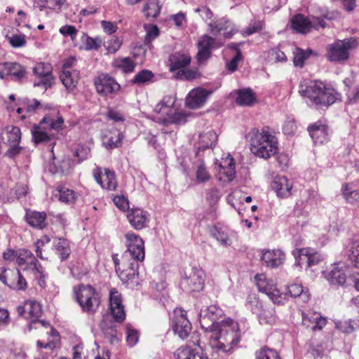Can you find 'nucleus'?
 <instances>
[{
    "label": "nucleus",
    "instance_id": "9d476101",
    "mask_svg": "<svg viewBox=\"0 0 359 359\" xmlns=\"http://www.w3.org/2000/svg\"><path fill=\"white\" fill-rule=\"evenodd\" d=\"M205 272L201 268L192 266L184 271L182 287L189 291L199 292L204 286Z\"/></svg>",
    "mask_w": 359,
    "mask_h": 359
},
{
    "label": "nucleus",
    "instance_id": "2eb2a0df",
    "mask_svg": "<svg viewBox=\"0 0 359 359\" xmlns=\"http://www.w3.org/2000/svg\"><path fill=\"white\" fill-rule=\"evenodd\" d=\"M25 68L18 62H6L0 63V78L4 79L8 76H12L15 81H21L26 77Z\"/></svg>",
    "mask_w": 359,
    "mask_h": 359
},
{
    "label": "nucleus",
    "instance_id": "13d9d810",
    "mask_svg": "<svg viewBox=\"0 0 359 359\" xmlns=\"http://www.w3.org/2000/svg\"><path fill=\"white\" fill-rule=\"evenodd\" d=\"M312 24H291L290 29L293 32L306 34L311 31Z\"/></svg>",
    "mask_w": 359,
    "mask_h": 359
},
{
    "label": "nucleus",
    "instance_id": "423d86ee",
    "mask_svg": "<svg viewBox=\"0 0 359 359\" xmlns=\"http://www.w3.org/2000/svg\"><path fill=\"white\" fill-rule=\"evenodd\" d=\"M75 297L84 312L94 313L100 304V293L90 285H81L74 289Z\"/></svg>",
    "mask_w": 359,
    "mask_h": 359
},
{
    "label": "nucleus",
    "instance_id": "de8ad7c7",
    "mask_svg": "<svg viewBox=\"0 0 359 359\" xmlns=\"http://www.w3.org/2000/svg\"><path fill=\"white\" fill-rule=\"evenodd\" d=\"M311 53H312L311 50L304 51L301 48H296L294 51L293 52V53H294V59H293L294 65L296 67H302L304 64L305 60H306L309 57V56L311 54Z\"/></svg>",
    "mask_w": 359,
    "mask_h": 359
},
{
    "label": "nucleus",
    "instance_id": "c85d7f7f",
    "mask_svg": "<svg viewBox=\"0 0 359 359\" xmlns=\"http://www.w3.org/2000/svg\"><path fill=\"white\" fill-rule=\"evenodd\" d=\"M219 167L220 173L225 175L228 180H232L236 174V166L233 158L229 154L226 158L222 159Z\"/></svg>",
    "mask_w": 359,
    "mask_h": 359
},
{
    "label": "nucleus",
    "instance_id": "39448f33",
    "mask_svg": "<svg viewBox=\"0 0 359 359\" xmlns=\"http://www.w3.org/2000/svg\"><path fill=\"white\" fill-rule=\"evenodd\" d=\"M247 138L250 141L252 153L258 157L268 158L277 152L276 138L264 129L261 133L252 129L247 135Z\"/></svg>",
    "mask_w": 359,
    "mask_h": 359
},
{
    "label": "nucleus",
    "instance_id": "dca6fc26",
    "mask_svg": "<svg viewBox=\"0 0 359 359\" xmlns=\"http://www.w3.org/2000/svg\"><path fill=\"white\" fill-rule=\"evenodd\" d=\"M172 329L182 339H186L191 334L192 326L184 311L180 310L179 313L175 312Z\"/></svg>",
    "mask_w": 359,
    "mask_h": 359
},
{
    "label": "nucleus",
    "instance_id": "37998d69",
    "mask_svg": "<svg viewBox=\"0 0 359 359\" xmlns=\"http://www.w3.org/2000/svg\"><path fill=\"white\" fill-rule=\"evenodd\" d=\"M122 139V134L118 131H116L113 133H111V135L110 137H106L104 140L103 144L107 149L116 148L121 146Z\"/></svg>",
    "mask_w": 359,
    "mask_h": 359
},
{
    "label": "nucleus",
    "instance_id": "4c0bfd02",
    "mask_svg": "<svg viewBox=\"0 0 359 359\" xmlns=\"http://www.w3.org/2000/svg\"><path fill=\"white\" fill-rule=\"evenodd\" d=\"M217 140V135L213 130H210L205 133L200 135L201 147L205 149L212 147L215 144Z\"/></svg>",
    "mask_w": 359,
    "mask_h": 359
},
{
    "label": "nucleus",
    "instance_id": "0eeeda50",
    "mask_svg": "<svg viewBox=\"0 0 359 359\" xmlns=\"http://www.w3.org/2000/svg\"><path fill=\"white\" fill-rule=\"evenodd\" d=\"M64 120L58 117L54 120L50 116H45L39 126L35 125L32 129V138L36 144L46 143L54 140L55 135L46 130H57L62 127Z\"/></svg>",
    "mask_w": 359,
    "mask_h": 359
},
{
    "label": "nucleus",
    "instance_id": "5701e85b",
    "mask_svg": "<svg viewBox=\"0 0 359 359\" xmlns=\"http://www.w3.org/2000/svg\"><path fill=\"white\" fill-rule=\"evenodd\" d=\"M327 320L319 313L309 312L302 313V325L312 330H320L325 325Z\"/></svg>",
    "mask_w": 359,
    "mask_h": 359
},
{
    "label": "nucleus",
    "instance_id": "f257e3e1",
    "mask_svg": "<svg viewBox=\"0 0 359 359\" xmlns=\"http://www.w3.org/2000/svg\"><path fill=\"white\" fill-rule=\"evenodd\" d=\"M224 315L223 311L216 305L202 309L199 313L201 327L210 331L209 346L213 351L231 354L241 341V330L237 322L229 318L218 323Z\"/></svg>",
    "mask_w": 359,
    "mask_h": 359
},
{
    "label": "nucleus",
    "instance_id": "6e6d98bb",
    "mask_svg": "<svg viewBox=\"0 0 359 359\" xmlns=\"http://www.w3.org/2000/svg\"><path fill=\"white\" fill-rule=\"evenodd\" d=\"M121 44L122 41L118 38L112 36L104 46L109 53H114L120 48Z\"/></svg>",
    "mask_w": 359,
    "mask_h": 359
},
{
    "label": "nucleus",
    "instance_id": "e433bc0d",
    "mask_svg": "<svg viewBox=\"0 0 359 359\" xmlns=\"http://www.w3.org/2000/svg\"><path fill=\"white\" fill-rule=\"evenodd\" d=\"M342 194L348 203L359 207V189L353 190L349 184H345L342 187Z\"/></svg>",
    "mask_w": 359,
    "mask_h": 359
},
{
    "label": "nucleus",
    "instance_id": "f3484780",
    "mask_svg": "<svg viewBox=\"0 0 359 359\" xmlns=\"http://www.w3.org/2000/svg\"><path fill=\"white\" fill-rule=\"evenodd\" d=\"M110 310L113 318L117 323H121L125 320L126 313L122 304L121 294L116 289L112 288L109 292Z\"/></svg>",
    "mask_w": 359,
    "mask_h": 359
},
{
    "label": "nucleus",
    "instance_id": "bf43d9fd",
    "mask_svg": "<svg viewBox=\"0 0 359 359\" xmlns=\"http://www.w3.org/2000/svg\"><path fill=\"white\" fill-rule=\"evenodd\" d=\"M126 341L130 346H134L138 341L139 334L137 330L129 327L126 330Z\"/></svg>",
    "mask_w": 359,
    "mask_h": 359
},
{
    "label": "nucleus",
    "instance_id": "09e8293b",
    "mask_svg": "<svg viewBox=\"0 0 359 359\" xmlns=\"http://www.w3.org/2000/svg\"><path fill=\"white\" fill-rule=\"evenodd\" d=\"M154 77V74L147 69H143L138 72L132 79V83L135 84H144L150 81Z\"/></svg>",
    "mask_w": 359,
    "mask_h": 359
},
{
    "label": "nucleus",
    "instance_id": "aec40b11",
    "mask_svg": "<svg viewBox=\"0 0 359 359\" xmlns=\"http://www.w3.org/2000/svg\"><path fill=\"white\" fill-rule=\"evenodd\" d=\"M271 187L278 198H287L292 194V184L285 176L274 177Z\"/></svg>",
    "mask_w": 359,
    "mask_h": 359
},
{
    "label": "nucleus",
    "instance_id": "7ed1b4c3",
    "mask_svg": "<svg viewBox=\"0 0 359 359\" xmlns=\"http://www.w3.org/2000/svg\"><path fill=\"white\" fill-rule=\"evenodd\" d=\"M128 250L123 255V269L121 275L128 280H133L138 275L140 262L144 259V244L137 234L128 232L126 234Z\"/></svg>",
    "mask_w": 359,
    "mask_h": 359
},
{
    "label": "nucleus",
    "instance_id": "2f4dec72",
    "mask_svg": "<svg viewBox=\"0 0 359 359\" xmlns=\"http://www.w3.org/2000/svg\"><path fill=\"white\" fill-rule=\"evenodd\" d=\"M112 65L114 68L121 70L125 74L134 72L136 64L128 57H118L114 60Z\"/></svg>",
    "mask_w": 359,
    "mask_h": 359
},
{
    "label": "nucleus",
    "instance_id": "79ce46f5",
    "mask_svg": "<svg viewBox=\"0 0 359 359\" xmlns=\"http://www.w3.org/2000/svg\"><path fill=\"white\" fill-rule=\"evenodd\" d=\"M82 349L83 346L81 345H77L74 347V359H109L110 358L109 351H103L102 356L99 353L97 355H94V354H88V355L84 356V358H81Z\"/></svg>",
    "mask_w": 359,
    "mask_h": 359
},
{
    "label": "nucleus",
    "instance_id": "052dcab7",
    "mask_svg": "<svg viewBox=\"0 0 359 359\" xmlns=\"http://www.w3.org/2000/svg\"><path fill=\"white\" fill-rule=\"evenodd\" d=\"M113 201H114L115 205L120 210L125 211L126 210H128V208H129L128 200L124 196H119V195L115 196L113 198Z\"/></svg>",
    "mask_w": 359,
    "mask_h": 359
},
{
    "label": "nucleus",
    "instance_id": "4d7b16f0",
    "mask_svg": "<svg viewBox=\"0 0 359 359\" xmlns=\"http://www.w3.org/2000/svg\"><path fill=\"white\" fill-rule=\"evenodd\" d=\"M41 4V6L53 10H60L65 0H39Z\"/></svg>",
    "mask_w": 359,
    "mask_h": 359
},
{
    "label": "nucleus",
    "instance_id": "393cba45",
    "mask_svg": "<svg viewBox=\"0 0 359 359\" xmlns=\"http://www.w3.org/2000/svg\"><path fill=\"white\" fill-rule=\"evenodd\" d=\"M311 137L315 144H323L328 137L327 127L320 123H314L308 128Z\"/></svg>",
    "mask_w": 359,
    "mask_h": 359
},
{
    "label": "nucleus",
    "instance_id": "0e129e2a",
    "mask_svg": "<svg viewBox=\"0 0 359 359\" xmlns=\"http://www.w3.org/2000/svg\"><path fill=\"white\" fill-rule=\"evenodd\" d=\"M287 0H284V4ZM282 6V4L278 0H266V6L264 9L265 13H271V11H278Z\"/></svg>",
    "mask_w": 359,
    "mask_h": 359
},
{
    "label": "nucleus",
    "instance_id": "864d4df0",
    "mask_svg": "<svg viewBox=\"0 0 359 359\" xmlns=\"http://www.w3.org/2000/svg\"><path fill=\"white\" fill-rule=\"evenodd\" d=\"M6 37L14 48L22 47L26 43L25 36L23 34H13L11 36L6 34Z\"/></svg>",
    "mask_w": 359,
    "mask_h": 359
},
{
    "label": "nucleus",
    "instance_id": "20e7f679",
    "mask_svg": "<svg viewBox=\"0 0 359 359\" xmlns=\"http://www.w3.org/2000/svg\"><path fill=\"white\" fill-rule=\"evenodd\" d=\"M19 316H23L26 319H29L30 329L34 327L38 328L37 325H40L41 327L46 328H50V334L53 339L46 343L43 344L41 341H37V346L41 348H48L53 350L56 347V344L59 340L58 332L53 329L49 323L44 320H39L38 318L41 316L42 309L40 304L35 300H27L22 305H20L17 308Z\"/></svg>",
    "mask_w": 359,
    "mask_h": 359
},
{
    "label": "nucleus",
    "instance_id": "c9c22d12",
    "mask_svg": "<svg viewBox=\"0 0 359 359\" xmlns=\"http://www.w3.org/2000/svg\"><path fill=\"white\" fill-rule=\"evenodd\" d=\"M177 359H208L206 356L189 347H181L176 351Z\"/></svg>",
    "mask_w": 359,
    "mask_h": 359
},
{
    "label": "nucleus",
    "instance_id": "58836bf2",
    "mask_svg": "<svg viewBox=\"0 0 359 359\" xmlns=\"http://www.w3.org/2000/svg\"><path fill=\"white\" fill-rule=\"evenodd\" d=\"M296 259V264L305 269L309 268V248H301L297 253L293 252Z\"/></svg>",
    "mask_w": 359,
    "mask_h": 359
},
{
    "label": "nucleus",
    "instance_id": "6e6552de",
    "mask_svg": "<svg viewBox=\"0 0 359 359\" xmlns=\"http://www.w3.org/2000/svg\"><path fill=\"white\" fill-rule=\"evenodd\" d=\"M356 46L357 41L353 38L337 40L327 46V58L331 62H344L349 58L350 50Z\"/></svg>",
    "mask_w": 359,
    "mask_h": 359
},
{
    "label": "nucleus",
    "instance_id": "cd10ccee",
    "mask_svg": "<svg viewBox=\"0 0 359 359\" xmlns=\"http://www.w3.org/2000/svg\"><path fill=\"white\" fill-rule=\"evenodd\" d=\"M53 249L61 261L67 259L71 253L69 241L62 238H56L54 239Z\"/></svg>",
    "mask_w": 359,
    "mask_h": 359
},
{
    "label": "nucleus",
    "instance_id": "6ab92c4d",
    "mask_svg": "<svg viewBox=\"0 0 359 359\" xmlns=\"http://www.w3.org/2000/svg\"><path fill=\"white\" fill-rule=\"evenodd\" d=\"M127 218L130 225L136 230L147 227L150 219L148 212L140 208L129 210Z\"/></svg>",
    "mask_w": 359,
    "mask_h": 359
},
{
    "label": "nucleus",
    "instance_id": "412c9836",
    "mask_svg": "<svg viewBox=\"0 0 359 359\" xmlns=\"http://www.w3.org/2000/svg\"><path fill=\"white\" fill-rule=\"evenodd\" d=\"M25 220L32 228L42 230L47 227V214L46 212H39L27 209L25 215Z\"/></svg>",
    "mask_w": 359,
    "mask_h": 359
},
{
    "label": "nucleus",
    "instance_id": "e2e57ef3",
    "mask_svg": "<svg viewBox=\"0 0 359 359\" xmlns=\"http://www.w3.org/2000/svg\"><path fill=\"white\" fill-rule=\"evenodd\" d=\"M197 72L194 70L186 69V67L179 70L177 72V78L191 80L196 78Z\"/></svg>",
    "mask_w": 359,
    "mask_h": 359
},
{
    "label": "nucleus",
    "instance_id": "69168bd1",
    "mask_svg": "<svg viewBox=\"0 0 359 359\" xmlns=\"http://www.w3.org/2000/svg\"><path fill=\"white\" fill-rule=\"evenodd\" d=\"M207 201L209 202L210 205H215L219 199L220 196L219 191L216 188H211L208 189L206 191Z\"/></svg>",
    "mask_w": 359,
    "mask_h": 359
},
{
    "label": "nucleus",
    "instance_id": "a18cd8bd",
    "mask_svg": "<svg viewBox=\"0 0 359 359\" xmlns=\"http://www.w3.org/2000/svg\"><path fill=\"white\" fill-rule=\"evenodd\" d=\"M210 32L215 36H223L226 39H230L233 34L232 30L226 31V27L224 26V24H210Z\"/></svg>",
    "mask_w": 359,
    "mask_h": 359
},
{
    "label": "nucleus",
    "instance_id": "bb28decb",
    "mask_svg": "<svg viewBox=\"0 0 359 359\" xmlns=\"http://www.w3.org/2000/svg\"><path fill=\"white\" fill-rule=\"evenodd\" d=\"M60 80L68 90H72L78 84L79 72L77 70L69 71L64 69L60 75Z\"/></svg>",
    "mask_w": 359,
    "mask_h": 359
},
{
    "label": "nucleus",
    "instance_id": "3c124183",
    "mask_svg": "<svg viewBox=\"0 0 359 359\" xmlns=\"http://www.w3.org/2000/svg\"><path fill=\"white\" fill-rule=\"evenodd\" d=\"M255 355V359H281L277 351L268 348H263L257 351Z\"/></svg>",
    "mask_w": 359,
    "mask_h": 359
},
{
    "label": "nucleus",
    "instance_id": "f704fd0d",
    "mask_svg": "<svg viewBox=\"0 0 359 359\" xmlns=\"http://www.w3.org/2000/svg\"><path fill=\"white\" fill-rule=\"evenodd\" d=\"M237 95L236 103L241 106H250L256 99L255 94L249 88L239 90Z\"/></svg>",
    "mask_w": 359,
    "mask_h": 359
},
{
    "label": "nucleus",
    "instance_id": "f03ea898",
    "mask_svg": "<svg viewBox=\"0 0 359 359\" xmlns=\"http://www.w3.org/2000/svg\"><path fill=\"white\" fill-rule=\"evenodd\" d=\"M299 93L309 104L318 108L327 107L338 99V94L334 89L327 88L323 82L317 80H302L299 86Z\"/></svg>",
    "mask_w": 359,
    "mask_h": 359
},
{
    "label": "nucleus",
    "instance_id": "f8f14e48",
    "mask_svg": "<svg viewBox=\"0 0 359 359\" xmlns=\"http://www.w3.org/2000/svg\"><path fill=\"white\" fill-rule=\"evenodd\" d=\"M224 42L221 39H213L209 36L203 35L198 42V52L197 60L200 63L206 61L211 56V51L213 49L222 46Z\"/></svg>",
    "mask_w": 359,
    "mask_h": 359
},
{
    "label": "nucleus",
    "instance_id": "603ef678",
    "mask_svg": "<svg viewBox=\"0 0 359 359\" xmlns=\"http://www.w3.org/2000/svg\"><path fill=\"white\" fill-rule=\"evenodd\" d=\"M147 32L145 42L150 43L159 35V29L155 24H144Z\"/></svg>",
    "mask_w": 359,
    "mask_h": 359
},
{
    "label": "nucleus",
    "instance_id": "4468645a",
    "mask_svg": "<svg viewBox=\"0 0 359 359\" xmlns=\"http://www.w3.org/2000/svg\"><path fill=\"white\" fill-rule=\"evenodd\" d=\"M0 280L15 290H25L27 285L19 271L3 269L2 273H0Z\"/></svg>",
    "mask_w": 359,
    "mask_h": 359
},
{
    "label": "nucleus",
    "instance_id": "4be33fe9",
    "mask_svg": "<svg viewBox=\"0 0 359 359\" xmlns=\"http://www.w3.org/2000/svg\"><path fill=\"white\" fill-rule=\"evenodd\" d=\"M210 94V92L201 88L193 89L187 97L186 104L191 109L200 108L204 104Z\"/></svg>",
    "mask_w": 359,
    "mask_h": 359
},
{
    "label": "nucleus",
    "instance_id": "b1692460",
    "mask_svg": "<svg viewBox=\"0 0 359 359\" xmlns=\"http://www.w3.org/2000/svg\"><path fill=\"white\" fill-rule=\"evenodd\" d=\"M170 70L179 71L187 67L191 62V56L185 52H177L169 57Z\"/></svg>",
    "mask_w": 359,
    "mask_h": 359
},
{
    "label": "nucleus",
    "instance_id": "a878e982",
    "mask_svg": "<svg viewBox=\"0 0 359 359\" xmlns=\"http://www.w3.org/2000/svg\"><path fill=\"white\" fill-rule=\"evenodd\" d=\"M161 7L158 0H149L144 4L142 13L147 20H152L160 15Z\"/></svg>",
    "mask_w": 359,
    "mask_h": 359
},
{
    "label": "nucleus",
    "instance_id": "5fc2aeb1",
    "mask_svg": "<svg viewBox=\"0 0 359 359\" xmlns=\"http://www.w3.org/2000/svg\"><path fill=\"white\" fill-rule=\"evenodd\" d=\"M86 50H97L100 47L102 40L98 38H91L88 36L83 39Z\"/></svg>",
    "mask_w": 359,
    "mask_h": 359
},
{
    "label": "nucleus",
    "instance_id": "7c9ffc66",
    "mask_svg": "<svg viewBox=\"0 0 359 359\" xmlns=\"http://www.w3.org/2000/svg\"><path fill=\"white\" fill-rule=\"evenodd\" d=\"M2 139L7 144H19L21 140V132L18 127L7 126L2 133Z\"/></svg>",
    "mask_w": 359,
    "mask_h": 359
},
{
    "label": "nucleus",
    "instance_id": "ddd939ff",
    "mask_svg": "<svg viewBox=\"0 0 359 359\" xmlns=\"http://www.w3.org/2000/svg\"><path fill=\"white\" fill-rule=\"evenodd\" d=\"M100 327L104 339L110 344L115 345L121 340L119 326L109 316L103 318Z\"/></svg>",
    "mask_w": 359,
    "mask_h": 359
},
{
    "label": "nucleus",
    "instance_id": "473e14b6",
    "mask_svg": "<svg viewBox=\"0 0 359 359\" xmlns=\"http://www.w3.org/2000/svg\"><path fill=\"white\" fill-rule=\"evenodd\" d=\"M327 280L333 285H343L346 280V275L343 269V266H334L329 273Z\"/></svg>",
    "mask_w": 359,
    "mask_h": 359
},
{
    "label": "nucleus",
    "instance_id": "a19ab883",
    "mask_svg": "<svg viewBox=\"0 0 359 359\" xmlns=\"http://www.w3.org/2000/svg\"><path fill=\"white\" fill-rule=\"evenodd\" d=\"M196 178L198 183L208 182L210 178V175L202 161L196 164Z\"/></svg>",
    "mask_w": 359,
    "mask_h": 359
},
{
    "label": "nucleus",
    "instance_id": "338daca9",
    "mask_svg": "<svg viewBox=\"0 0 359 359\" xmlns=\"http://www.w3.org/2000/svg\"><path fill=\"white\" fill-rule=\"evenodd\" d=\"M107 117L109 119L116 123L123 122L125 121L124 115L120 111L114 109H109Z\"/></svg>",
    "mask_w": 359,
    "mask_h": 359
},
{
    "label": "nucleus",
    "instance_id": "680f3d73",
    "mask_svg": "<svg viewBox=\"0 0 359 359\" xmlns=\"http://www.w3.org/2000/svg\"><path fill=\"white\" fill-rule=\"evenodd\" d=\"M248 305L252 312L257 314V316L259 314V313L263 309L262 302L255 297L250 298V299L248 302Z\"/></svg>",
    "mask_w": 359,
    "mask_h": 359
},
{
    "label": "nucleus",
    "instance_id": "c03bdc74",
    "mask_svg": "<svg viewBox=\"0 0 359 359\" xmlns=\"http://www.w3.org/2000/svg\"><path fill=\"white\" fill-rule=\"evenodd\" d=\"M211 235L224 246H229L231 244V241L227 233L217 226L211 229Z\"/></svg>",
    "mask_w": 359,
    "mask_h": 359
},
{
    "label": "nucleus",
    "instance_id": "8fccbe9b",
    "mask_svg": "<svg viewBox=\"0 0 359 359\" xmlns=\"http://www.w3.org/2000/svg\"><path fill=\"white\" fill-rule=\"evenodd\" d=\"M348 252L350 260L356 268L359 269V240L351 243Z\"/></svg>",
    "mask_w": 359,
    "mask_h": 359
},
{
    "label": "nucleus",
    "instance_id": "a211bd4d",
    "mask_svg": "<svg viewBox=\"0 0 359 359\" xmlns=\"http://www.w3.org/2000/svg\"><path fill=\"white\" fill-rule=\"evenodd\" d=\"M285 259V253L280 250H262L261 261L267 267L277 268L283 264Z\"/></svg>",
    "mask_w": 359,
    "mask_h": 359
},
{
    "label": "nucleus",
    "instance_id": "774afa93",
    "mask_svg": "<svg viewBox=\"0 0 359 359\" xmlns=\"http://www.w3.org/2000/svg\"><path fill=\"white\" fill-rule=\"evenodd\" d=\"M89 154V148L84 146H79L74 151V156L79 158L78 162H81L86 159Z\"/></svg>",
    "mask_w": 359,
    "mask_h": 359
},
{
    "label": "nucleus",
    "instance_id": "72a5a7b5",
    "mask_svg": "<svg viewBox=\"0 0 359 359\" xmlns=\"http://www.w3.org/2000/svg\"><path fill=\"white\" fill-rule=\"evenodd\" d=\"M56 191L55 197L60 202L66 204H72L75 202L76 196L73 190L65 187H58Z\"/></svg>",
    "mask_w": 359,
    "mask_h": 359
},
{
    "label": "nucleus",
    "instance_id": "49530a36",
    "mask_svg": "<svg viewBox=\"0 0 359 359\" xmlns=\"http://www.w3.org/2000/svg\"><path fill=\"white\" fill-rule=\"evenodd\" d=\"M258 317L262 323H273L276 319L275 310L272 307L263 308Z\"/></svg>",
    "mask_w": 359,
    "mask_h": 359
},
{
    "label": "nucleus",
    "instance_id": "1a4fd4ad",
    "mask_svg": "<svg viewBox=\"0 0 359 359\" xmlns=\"http://www.w3.org/2000/svg\"><path fill=\"white\" fill-rule=\"evenodd\" d=\"M255 280L259 290L265 293L275 304H285L286 294L280 292L273 280L267 278L265 274L261 273L255 276Z\"/></svg>",
    "mask_w": 359,
    "mask_h": 359
},
{
    "label": "nucleus",
    "instance_id": "ea45409f",
    "mask_svg": "<svg viewBox=\"0 0 359 359\" xmlns=\"http://www.w3.org/2000/svg\"><path fill=\"white\" fill-rule=\"evenodd\" d=\"M102 184L101 187L103 189H106L109 191H114L116 190L118 184L115 179V172L109 170V169H105V172L104 175V180H102Z\"/></svg>",
    "mask_w": 359,
    "mask_h": 359
},
{
    "label": "nucleus",
    "instance_id": "9b49d317",
    "mask_svg": "<svg viewBox=\"0 0 359 359\" xmlns=\"http://www.w3.org/2000/svg\"><path fill=\"white\" fill-rule=\"evenodd\" d=\"M94 83L97 92L102 96L115 95L121 88V86L113 77L104 73L99 74L95 79Z\"/></svg>",
    "mask_w": 359,
    "mask_h": 359
},
{
    "label": "nucleus",
    "instance_id": "c756f323",
    "mask_svg": "<svg viewBox=\"0 0 359 359\" xmlns=\"http://www.w3.org/2000/svg\"><path fill=\"white\" fill-rule=\"evenodd\" d=\"M34 74L38 76L44 77V83L46 86H52L54 78L52 76L50 67L48 64L38 63L33 69Z\"/></svg>",
    "mask_w": 359,
    "mask_h": 359
}]
</instances>
